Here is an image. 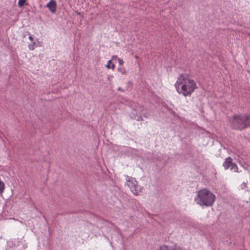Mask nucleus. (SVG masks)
<instances>
[{
  "instance_id": "f257e3e1",
  "label": "nucleus",
  "mask_w": 250,
  "mask_h": 250,
  "mask_svg": "<svg viewBox=\"0 0 250 250\" xmlns=\"http://www.w3.org/2000/svg\"><path fill=\"white\" fill-rule=\"evenodd\" d=\"M175 87L179 94H182L185 97L190 96L197 88L196 82L186 74L180 75L175 83Z\"/></svg>"
},
{
  "instance_id": "f03ea898",
  "label": "nucleus",
  "mask_w": 250,
  "mask_h": 250,
  "mask_svg": "<svg viewBox=\"0 0 250 250\" xmlns=\"http://www.w3.org/2000/svg\"><path fill=\"white\" fill-rule=\"evenodd\" d=\"M215 199V195L207 188L201 189L195 197V201L198 204L207 207L211 206Z\"/></svg>"
},
{
  "instance_id": "7ed1b4c3",
  "label": "nucleus",
  "mask_w": 250,
  "mask_h": 250,
  "mask_svg": "<svg viewBox=\"0 0 250 250\" xmlns=\"http://www.w3.org/2000/svg\"><path fill=\"white\" fill-rule=\"evenodd\" d=\"M249 116L248 115H234L229 122L231 127L235 129L242 130L248 126Z\"/></svg>"
},
{
  "instance_id": "20e7f679",
  "label": "nucleus",
  "mask_w": 250,
  "mask_h": 250,
  "mask_svg": "<svg viewBox=\"0 0 250 250\" xmlns=\"http://www.w3.org/2000/svg\"><path fill=\"white\" fill-rule=\"evenodd\" d=\"M126 186L129 188H135L137 186L138 182L136 179L133 177L126 176Z\"/></svg>"
},
{
  "instance_id": "39448f33",
  "label": "nucleus",
  "mask_w": 250,
  "mask_h": 250,
  "mask_svg": "<svg viewBox=\"0 0 250 250\" xmlns=\"http://www.w3.org/2000/svg\"><path fill=\"white\" fill-rule=\"evenodd\" d=\"M46 6L49 9L51 13H55L56 12L57 3L55 0H51L47 3Z\"/></svg>"
},
{
  "instance_id": "423d86ee",
  "label": "nucleus",
  "mask_w": 250,
  "mask_h": 250,
  "mask_svg": "<svg viewBox=\"0 0 250 250\" xmlns=\"http://www.w3.org/2000/svg\"><path fill=\"white\" fill-rule=\"evenodd\" d=\"M232 159L231 157H228L225 159L224 162L223 164L225 169L227 170L230 168L232 164Z\"/></svg>"
},
{
  "instance_id": "0eeeda50",
  "label": "nucleus",
  "mask_w": 250,
  "mask_h": 250,
  "mask_svg": "<svg viewBox=\"0 0 250 250\" xmlns=\"http://www.w3.org/2000/svg\"><path fill=\"white\" fill-rule=\"evenodd\" d=\"M159 250H182L179 247L174 246L173 247H168L166 245L160 246Z\"/></svg>"
},
{
  "instance_id": "6e6552de",
  "label": "nucleus",
  "mask_w": 250,
  "mask_h": 250,
  "mask_svg": "<svg viewBox=\"0 0 250 250\" xmlns=\"http://www.w3.org/2000/svg\"><path fill=\"white\" fill-rule=\"evenodd\" d=\"M131 191L135 195H140L142 192L141 188H132Z\"/></svg>"
},
{
  "instance_id": "1a4fd4ad",
  "label": "nucleus",
  "mask_w": 250,
  "mask_h": 250,
  "mask_svg": "<svg viewBox=\"0 0 250 250\" xmlns=\"http://www.w3.org/2000/svg\"><path fill=\"white\" fill-rule=\"evenodd\" d=\"M230 169L231 170L234 171V172H238V167L235 163H232V165L230 167Z\"/></svg>"
},
{
  "instance_id": "9d476101",
  "label": "nucleus",
  "mask_w": 250,
  "mask_h": 250,
  "mask_svg": "<svg viewBox=\"0 0 250 250\" xmlns=\"http://www.w3.org/2000/svg\"><path fill=\"white\" fill-rule=\"evenodd\" d=\"M36 45V42H34L28 45V48L30 50H33L35 49V46Z\"/></svg>"
},
{
  "instance_id": "9b49d317",
  "label": "nucleus",
  "mask_w": 250,
  "mask_h": 250,
  "mask_svg": "<svg viewBox=\"0 0 250 250\" xmlns=\"http://www.w3.org/2000/svg\"><path fill=\"white\" fill-rule=\"evenodd\" d=\"M26 0H19L18 1V5L19 7H22L25 3Z\"/></svg>"
},
{
  "instance_id": "f8f14e48",
  "label": "nucleus",
  "mask_w": 250,
  "mask_h": 250,
  "mask_svg": "<svg viewBox=\"0 0 250 250\" xmlns=\"http://www.w3.org/2000/svg\"><path fill=\"white\" fill-rule=\"evenodd\" d=\"M118 70L119 72H120L121 73H122L123 75L125 74L126 73L125 69L124 67L118 68Z\"/></svg>"
},
{
  "instance_id": "ddd939ff",
  "label": "nucleus",
  "mask_w": 250,
  "mask_h": 250,
  "mask_svg": "<svg viewBox=\"0 0 250 250\" xmlns=\"http://www.w3.org/2000/svg\"><path fill=\"white\" fill-rule=\"evenodd\" d=\"M112 64L111 62V60H109L107 62V64L106 65V67L107 68L109 69L110 68V65Z\"/></svg>"
},
{
  "instance_id": "4468645a",
  "label": "nucleus",
  "mask_w": 250,
  "mask_h": 250,
  "mask_svg": "<svg viewBox=\"0 0 250 250\" xmlns=\"http://www.w3.org/2000/svg\"><path fill=\"white\" fill-rule=\"evenodd\" d=\"M118 61L120 65H122L124 63V61L120 58H118Z\"/></svg>"
},
{
  "instance_id": "2eb2a0df",
  "label": "nucleus",
  "mask_w": 250,
  "mask_h": 250,
  "mask_svg": "<svg viewBox=\"0 0 250 250\" xmlns=\"http://www.w3.org/2000/svg\"><path fill=\"white\" fill-rule=\"evenodd\" d=\"M0 188H4V184L3 182L0 180Z\"/></svg>"
},
{
  "instance_id": "dca6fc26",
  "label": "nucleus",
  "mask_w": 250,
  "mask_h": 250,
  "mask_svg": "<svg viewBox=\"0 0 250 250\" xmlns=\"http://www.w3.org/2000/svg\"><path fill=\"white\" fill-rule=\"evenodd\" d=\"M115 68V65L113 63H112L110 65V68L113 70Z\"/></svg>"
},
{
  "instance_id": "f3484780",
  "label": "nucleus",
  "mask_w": 250,
  "mask_h": 250,
  "mask_svg": "<svg viewBox=\"0 0 250 250\" xmlns=\"http://www.w3.org/2000/svg\"><path fill=\"white\" fill-rule=\"evenodd\" d=\"M114 59H118V57L116 55H114L112 57V60H113Z\"/></svg>"
},
{
  "instance_id": "a211bd4d",
  "label": "nucleus",
  "mask_w": 250,
  "mask_h": 250,
  "mask_svg": "<svg viewBox=\"0 0 250 250\" xmlns=\"http://www.w3.org/2000/svg\"><path fill=\"white\" fill-rule=\"evenodd\" d=\"M29 38V39L30 41H32L33 40V37H32L31 35H30V36H29V38Z\"/></svg>"
},
{
  "instance_id": "6ab92c4d",
  "label": "nucleus",
  "mask_w": 250,
  "mask_h": 250,
  "mask_svg": "<svg viewBox=\"0 0 250 250\" xmlns=\"http://www.w3.org/2000/svg\"><path fill=\"white\" fill-rule=\"evenodd\" d=\"M4 188H0V193H1Z\"/></svg>"
}]
</instances>
